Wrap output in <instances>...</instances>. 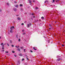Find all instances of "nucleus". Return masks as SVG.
Here are the masks:
<instances>
[{"instance_id":"nucleus-52","label":"nucleus","mask_w":65,"mask_h":65,"mask_svg":"<svg viewBox=\"0 0 65 65\" xmlns=\"http://www.w3.org/2000/svg\"><path fill=\"white\" fill-rule=\"evenodd\" d=\"M17 16H19V15H17Z\"/></svg>"},{"instance_id":"nucleus-44","label":"nucleus","mask_w":65,"mask_h":65,"mask_svg":"<svg viewBox=\"0 0 65 65\" xmlns=\"http://www.w3.org/2000/svg\"><path fill=\"white\" fill-rule=\"evenodd\" d=\"M16 47H17V48H18V46H16Z\"/></svg>"},{"instance_id":"nucleus-38","label":"nucleus","mask_w":65,"mask_h":65,"mask_svg":"<svg viewBox=\"0 0 65 65\" xmlns=\"http://www.w3.org/2000/svg\"><path fill=\"white\" fill-rule=\"evenodd\" d=\"M49 25L50 26V27H51V24H49Z\"/></svg>"},{"instance_id":"nucleus-19","label":"nucleus","mask_w":65,"mask_h":65,"mask_svg":"<svg viewBox=\"0 0 65 65\" xmlns=\"http://www.w3.org/2000/svg\"><path fill=\"white\" fill-rule=\"evenodd\" d=\"M23 6V5L20 4V6Z\"/></svg>"},{"instance_id":"nucleus-5","label":"nucleus","mask_w":65,"mask_h":65,"mask_svg":"<svg viewBox=\"0 0 65 65\" xmlns=\"http://www.w3.org/2000/svg\"><path fill=\"white\" fill-rule=\"evenodd\" d=\"M28 1H29V3L30 4H32L31 3V1L30 0H28Z\"/></svg>"},{"instance_id":"nucleus-51","label":"nucleus","mask_w":65,"mask_h":65,"mask_svg":"<svg viewBox=\"0 0 65 65\" xmlns=\"http://www.w3.org/2000/svg\"><path fill=\"white\" fill-rule=\"evenodd\" d=\"M4 45H6V44H4Z\"/></svg>"},{"instance_id":"nucleus-40","label":"nucleus","mask_w":65,"mask_h":65,"mask_svg":"<svg viewBox=\"0 0 65 65\" xmlns=\"http://www.w3.org/2000/svg\"><path fill=\"white\" fill-rule=\"evenodd\" d=\"M32 15H34V14H33V13H32Z\"/></svg>"},{"instance_id":"nucleus-7","label":"nucleus","mask_w":65,"mask_h":65,"mask_svg":"<svg viewBox=\"0 0 65 65\" xmlns=\"http://www.w3.org/2000/svg\"><path fill=\"white\" fill-rule=\"evenodd\" d=\"M17 19H18V20H20L21 19V18H17Z\"/></svg>"},{"instance_id":"nucleus-54","label":"nucleus","mask_w":65,"mask_h":65,"mask_svg":"<svg viewBox=\"0 0 65 65\" xmlns=\"http://www.w3.org/2000/svg\"><path fill=\"white\" fill-rule=\"evenodd\" d=\"M24 31L23 30H22V31Z\"/></svg>"},{"instance_id":"nucleus-41","label":"nucleus","mask_w":65,"mask_h":65,"mask_svg":"<svg viewBox=\"0 0 65 65\" xmlns=\"http://www.w3.org/2000/svg\"><path fill=\"white\" fill-rule=\"evenodd\" d=\"M2 48V49H3H3H4V47H3Z\"/></svg>"},{"instance_id":"nucleus-33","label":"nucleus","mask_w":65,"mask_h":65,"mask_svg":"<svg viewBox=\"0 0 65 65\" xmlns=\"http://www.w3.org/2000/svg\"><path fill=\"white\" fill-rule=\"evenodd\" d=\"M14 3H17V2H16V1H15V2H14Z\"/></svg>"},{"instance_id":"nucleus-29","label":"nucleus","mask_w":65,"mask_h":65,"mask_svg":"<svg viewBox=\"0 0 65 65\" xmlns=\"http://www.w3.org/2000/svg\"><path fill=\"white\" fill-rule=\"evenodd\" d=\"M21 49H23V47H21Z\"/></svg>"},{"instance_id":"nucleus-46","label":"nucleus","mask_w":65,"mask_h":65,"mask_svg":"<svg viewBox=\"0 0 65 65\" xmlns=\"http://www.w3.org/2000/svg\"><path fill=\"white\" fill-rule=\"evenodd\" d=\"M39 21H41V20H40H40H39Z\"/></svg>"},{"instance_id":"nucleus-26","label":"nucleus","mask_w":65,"mask_h":65,"mask_svg":"<svg viewBox=\"0 0 65 65\" xmlns=\"http://www.w3.org/2000/svg\"><path fill=\"white\" fill-rule=\"evenodd\" d=\"M18 35H16V37H17V38H18Z\"/></svg>"},{"instance_id":"nucleus-10","label":"nucleus","mask_w":65,"mask_h":65,"mask_svg":"<svg viewBox=\"0 0 65 65\" xmlns=\"http://www.w3.org/2000/svg\"><path fill=\"white\" fill-rule=\"evenodd\" d=\"M10 42L11 43H12V41L10 40Z\"/></svg>"},{"instance_id":"nucleus-12","label":"nucleus","mask_w":65,"mask_h":65,"mask_svg":"<svg viewBox=\"0 0 65 65\" xmlns=\"http://www.w3.org/2000/svg\"><path fill=\"white\" fill-rule=\"evenodd\" d=\"M6 3L8 5H9V3Z\"/></svg>"},{"instance_id":"nucleus-22","label":"nucleus","mask_w":65,"mask_h":65,"mask_svg":"<svg viewBox=\"0 0 65 65\" xmlns=\"http://www.w3.org/2000/svg\"><path fill=\"white\" fill-rule=\"evenodd\" d=\"M21 41V39H19L18 40L20 42Z\"/></svg>"},{"instance_id":"nucleus-30","label":"nucleus","mask_w":65,"mask_h":65,"mask_svg":"<svg viewBox=\"0 0 65 65\" xmlns=\"http://www.w3.org/2000/svg\"><path fill=\"white\" fill-rule=\"evenodd\" d=\"M29 26H31V23H30V24H29Z\"/></svg>"},{"instance_id":"nucleus-48","label":"nucleus","mask_w":65,"mask_h":65,"mask_svg":"<svg viewBox=\"0 0 65 65\" xmlns=\"http://www.w3.org/2000/svg\"><path fill=\"white\" fill-rule=\"evenodd\" d=\"M2 51L4 52V50H3Z\"/></svg>"},{"instance_id":"nucleus-36","label":"nucleus","mask_w":65,"mask_h":65,"mask_svg":"<svg viewBox=\"0 0 65 65\" xmlns=\"http://www.w3.org/2000/svg\"><path fill=\"white\" fill-rule=\"evenodd\" d=\"M62 46H64V45L63 44H62Z\"/></svg>"},{"instance_id":"nucleus-27","label":"nucleus","mask_w":65,"mask_h":65,"mask_svg":"<svg viewBox=\"0 0 65 65\" xmlns=\"http://www.w3.org/2000/svg\"><path fill=\"white\" fill-rule=\"evenodd\" d=\"M53 1L54 3H55V0H53Z\"/></svg>"},{"instance_id":"nucleus-16","label":"nucleus","mask_w":65,"mask_h":65,"mask_svg":"<svg viewBox=\"0 0 65 65\" xmlns=\"http://www.w3.org/2000/svg\"><path fill=\"white\" fill-rule=\"evenodd\" d=\"M7 45L9 46V44H8V43H7Z\"/></svg>"},{"instance_id":"nucleus-20","label":"nucleus","mask_w":65,"mask_h":65,"mask_svg":"<svg viewBox=\"0 0 65 65\" xmlns=\"http://www.w3.org/2000/svg\"><path fill=\"white\" fill-rule=\"evenodd\" d=\"M46 2H48V1H45L44 2V3H46Z\"/></svg>"},{"instance_id":"nucleus-49","label":"nucleus","mask_w":65,"mask_h":65,"mask_svg":"<svg viewBox=\"0 0 65 65\" xmlns=\"http://www.w3.org/2000/svg\"><path fill=\"white\" fill-rule=\"evenodd\" d=\"M2 46H3V47L4 46V45H3Z\"/></svg>"},{"instance_id":"nucleus-47","label":"nucleus","mask_w":65,"mask_h":65,"mask_svg":"<svg viewBox=\"0 0 65 65\" xmlns=\"http://www.w3.org/2000/svg\"><path fill=\"white\" fill-rule=\"evenodd\" d=\"M51 28H49V29H51Z\"/></svg>"},{"instance_id":"nucleus-14","label":"nucleus","mask_w":65,"mask_h":65,"mask_svg":"<svg viewBox=\"0 0 65 65\" xmlns=\"http://www.w3.org/2000/svg\"><path fill=\"white\" fill-rule=\"evenodd\" d=\"M41 19H44V17H41Z\"/></svg>"},{"instance_id":"nucleus-39","label":"nucleus","mask_w":65,"mask_h":65,"mask_svg":"<svg viewBox=\"0 0 65 65\" xmlns=\"http://www.w3.org/2000/svg\"><path fill=\"white\" fill-rule=\"evenodd\" d=\"M57 1H59V0H57V1H56V2H57Z\"/></svg>"},{"instance_id":"nucleus-11","label":"nucleus","mask_w":65,"mask_h":65,"mask_svg":"<svg viewBox=\"0 0 65 65\" xmlns=\"http://www.w3.org/2000/svg\"><path fill=\"white\" fill-rule=\"evenodd\" d=\"M33 49L34 50H35V51H36L37 50L35 48V47H33Z\"/></svg>"},{"instance_id":"nucleus-9","label":"nucleus","mask_w":65,"mask_h":65,"mask_svg":"<svg viewBox=\"0 0 65 65\" xmlns=\"http://www.w3.org/2000/svg\"><path fill=\"white\" fill-rule=\"evenodd\" d=\"M15 7H18V5H15Z\"/></svg>"},{"instance_id":"nucleus-1","label":"nucleus","mask_w":65,"mask_h":65,"mask_svg":"<svg viewBox=\"0 0 65 65\" xmlns=\"http://www.w3.org/2000/svg\"><path fill=\"white\" fill-rule=\"evenodd\" d=\"M14 26H11L10 28V30H13V29H14Z\"/></svg>"},{"instance_id":"nucleus-18","label":"nucleus","mask_w":65,"mask_h":65,"mask_svg":"<svg viewBox=\"0 0 65 65\" xmlns=\"http://www.w3.org/2000/svg\"><path fill=\"white\" fill-rule=\"evenodd\" d=\"M3 43H2L1 44V45H3Z\"/></svg>"},{"instance_id":"nucleus-34","label":"nucleus","mask_w":65,"mask_h":65,"mask_svg":"<svg viewBox=\"0 0 65 65\" xmlns=\"http://www.w3.org/2000/svg\"><path fill=\"white\" fill-rule=\"evenodd\" d=\"M18 50L19 51H20V49H18Z\"/></svg>"},{"instance_id":"nucleus-35","label":"nucleus","mask_w":65,"mask_h":65,"mask_svg":"<svg viewBox=\"0 0 65 65\" xmlns=\"http://www.w3.org/2000/svg\"><path fill=\"white\" fill-rule=\"evenodd\" d=\"M12 47H13L14 46V45H12Z\"/></svg>"},{"instance_id":"nucleus-43","label":"nucleus","mask_w":65,"mask_h":65,"mask_svg":"<svg viewBox=\"0 0 65 65\" xmlns=\"http://www.w3.org/2000/svg\"><path fill=\"white\" fill-rule=\"evenodd\" d=\"M38 8H36V9H38Z\"/></svg>"},{"instance_id":"nucleus-42","label":"nucleus","mask_w":65,"mask_h":65,"mask_svg":"<svg viewBox=\"0 0 65 65\" xmlns=\"http://www.w3.org/2000/svg\"><path fill=\"white\" fill-rule=\"evenodd\" d=\"M33 2H35V1H33Z\"/></svg>"},{"instance_id":"nucleus-45","label":"nucleus","mask_w":65,"mask_h":65,"mask_svg":"<svg viewBox=\"0 0 65 65\" xmlns=\"http://www.w3.org/2000/svg\"><path fill=\"white\" fill-rule=\"evenodd\" d=\"M2 11V10H1L0 9V11Z\"/></svg>"},{"instance_id":"nucleus-21","label":"nucleus","mask_w":65,"mask_h":65,"mask_svg":"<svg viewBox=\"0 0 65 65\" xmlns=\"http://www.w3.org/2000/svg\"><path fill=\"white\" fill-rule=\"evenodd\" d=\"M30 51L31 53H33V51L32 50H30Z\"/></svg>"},{"instance_id":"nucleus-4","label":"nucleus","mask_w":65,"mask_h":65,"mask_svg":"<svg viewBox=\"0 0 65 65\" xmlns=\"http://www.w3.org/2000/svg\"><path fill=\"white\" fill-rule=\"evenodd\" d=\"M23 55V54H22V53H20L19 54V56H22Z\"/></svg>"},{"instance_id":"nucleus-15","label":"nucleus","mask_w":65,"mask_h":65,"mask_svg":"<svg viewBox=\"0 0 65 65\" xmlns=\"http://www.w3.org/2000/svg\"><path fill=\"white\" fill-rule=\"evenodd\" d=\"M12 52L13 53H15V52L14 51H12Z\"/></svg>"},{"instance_id":"nucleus-55","label":"nucleus","mask_w":65,"mask_h":65,"mask_svg":"<svg viewBox=\"0 0 65 65\" xmlns=\"http://www.w3.org/2000/svg\"><path fill=\"white\" fill-rule=\"evenodd\" d=\"M18 47H19V46H18Z\"/></svg>"},{"instance_id":"nucleus-31","label":"nucleus","mask_w":65,"mask_h":65,"mask_svg":"<svg viewBox=\"0 0 65 65\" xmlns=\"http://www.w3.org/2000/svg\"><path fill=\"white\" fill-rule=\"evenodd\" d=\"M22 61H24V59L23 58L22 60Z\"/></svg>"},{"instance_id":"nucleus-37","label":"nucleus","mask_w":65,"mask_h":65,"mask_svg":"<svg viewBox=\"0 0 65 65\" xmlns=\"http://www.w3.org/2000/svg\"><path fill=\"white\" fill-rule=\"evenodd\" d=\"M22 25H24V23H22Z\"/></svg>"},{"instance_id":"nucleus-24","label":"nucleus","mask_w":65,"mask_h":65,"mask_svg":"<svg viewBox=\"0 0 65 65\" xmlns=\"http://www.w3.org/2000/svg\"><path fill=\"white\" fill-rule=\"evenodd\" d=\"M26 59L27 60H29V58L28 57H26Z\"/></svg>"},{"instance_id":"nucleus-56","label":"nucleus","mask_w":65,"mask_h":65,"mask_svg":"<svg viewBox=\"0 0 65 65\" xmlns=\"http://www.w3.org/2000/svg\"><path fill=\"white\" fill-rule=\"evenodd\" d=\"M52 3H53V2H52Z\"/></svg>"},{"instance_id":"nucleus-8","label":"nucleus","mask_w":65,"mask_h":65,"mask_svg":"<svg viewBox=\"0 0 65 65\" xmlns=\"http://www.w3.org/2000/svg\"><path fill=\"white\" fill-rule=\"evenodd\" d=\"M10 32L11 33H12L13 32V31H12V30H11L10 31Z\"/></svg>"},{"instance_id":"nucleus-17","label":"nucleus","mask_w":65,"mask_h":65,"mask_svg":"<svg viewBox=\"0 0 65 65\" xmlns=\"http://www.w3.org/2000/svg\"><path fill=\"white\" fill-rule=\"evenodd\" d=\"M38 20H37L35 21L36 22H38Z\"/></svg>"},{"instance_id":"nucleus-28","label":"nucleus","mask_w":65,"mask_h":65,"mask_svg":"<svg viewBox=\"0 0 65 65\" xmlns=\"http://www.w3.org/2000/svg\"><path fill=\"white\" fill-rule=\"evenodd\" d=\"M25 51H26V49H24V52H26Z\"/></svg>"},{"instance_id":"nucleus-3","label":"nucleus","mask_w":65,"mask_h":65,"mask_svg":"<svg viewBox=\"0 0 65 65\" xmlns=\"http://www.w3.org/2000/svg\"><path fill=\"white\" fill-rule=\"evenodd\" d=\"M18 64H20V60H18Z\"/></svg>"},{"instance_id":"nucleus-13","label":"nucleus","mask_w":65,"mask_h":65,"mask_svg":"<svg viewBox=\"0 0 65 65\" xmlns=\"http://www.w3.org/2000/svg\"><path fill=\"white\" fill-rule=\"evenodd\" d=\"M27 27L28 28H29V24H27Z\"/></svg>"},{"instance_id":"nucleus-32","label":"nucleus","mask_w":65,"mask_h":65,"mask_svg":"<svg viewBox=\"0 0 65 65\" xmlns=\"http://www.w3.org/2000/svg\"><path fill=\"white\" fill-rule=\"evenodd\" d=\"M14 56L15 57H17V56L15 55H14Z\"/></svg>"},{"instance_id":"nucleus-50","label":"nucleus","mask_w":65,"mask_h":65,"mask_svg":"<svg viewBox=\"0 0 65 65\" xmlns=\"http://www.w3.org/2000/svg\"><path fill=\"white\" fill-rule=\"evenodd\" d=\"M1 37H0V39H1Z\"/></svg>"},{"instance_id":"nucleus-53","label":"nucleus","mask_w":65,"mask_h":65,"mask_svg":"<svg viewBox=\"0 0 65 65\" xmlns=\"http://www.w3.org/2000/svg\"><path fill=\"white\" fill-rule=\"evenodd\" d=\"M34 18H35V17H34Z\"/></svg>"},{"instance_id":"nucleus-6","label":"nucleus","mask_w":65,"mask_h":65,"mask_svg":"<svg viewBox=\"0 0 65 65\" xmlns=\"http://www.w3.org/2000/svg\"><path fill=\"white\" fill-rule=\"evenodd\" d=\"M62 60V59H60V58H58L57 59V60L59 61H60V60Z\"/></svg>"},{"instance_id":"nucleus-23","label":"nucleus","mask_w":65,"mask_h":65,"mask_svg":"<svg viewBox=\"0 0 65 65\" xmlns=\"http://www.w3.org/2000/svg\"><path fill=\"white\" fill-rule=\"evenodd\" d=\"M5 53H8V51H6Z\"/></svg>"},{"instance_id":"nucleus-2","label":"nucleus","mask_w":65,"mask_h":65,"mask_svg":"<svg viewBox=\"0 0 65 65\" xmlns=\"http://www.w3.org/2000/svg\"><path fill=\"white\" fill-rule=\"evenodd\" d=\"M13 10H14V11H17V10H18V9H17L16 8H14Z\"/></svg>"},{"instance_id":"nucleus-25","label":"nucleus","mask_w":65,"mask_h":65,"mask_svg":"<svg viewBox=\"0 0 65 65\" xmlns=\"http://www.w3.org/2000/svg\"><path fill=\"white\" fill-rule=\"evenodd\" d=\"M23 35H25V34H26V33H23Z\"/></svg>"}]
</instances>
